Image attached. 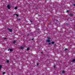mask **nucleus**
<instances>
[{
	"instance_id": "1",
	"label": "nucleus",
	"mask_w": 75,
	"mask_h": 75,
	"mask_svg": "<svg viewBox=\"0 0 75 75\" xmlns=\"http://www.w3.org/2000/svg\"><path fill=\"white\" fill-rule=\"evenodd\" d=\"M7 7H8V9H10V5H8L7 6Z\"/></svg>"
},
{
	"instance_id": "2",
	"label": "nucleus",
	"mask_w": 75,
	"mask_h": 75,
	"mask_svg": "<svg viewBox=\"0 0 75 75\" xmlns=\"http://www.w3.org/2000/svg\"><path fill=\"white\" fill-rule=\"evenodd\" d=\"M9 31L10 32H12V29H8Z\"/></svg>"
},
{
	"instance_id": "3",
	"label": "nucleus",
	"mask_w": 75,
	"mask_h": 75,
	"mask_svg": "<svg viewBox=\"0 0 75 75\" xmlns=\"http://www.w3.org/2000/svg\"><path fill=\"white\" fill-rule=\"evenodd\" d=\"M69 16H74V15L72 13H70L69 14Z\"/></svg>"
},
{
	"instance_id": "4",
	"label": "nucleus",
	"mask_w": 75,
	"mask_h": 75,
	"mask_svg": "<svg viewBox=\"0 0 75 75\" xmlns=\"http://www.w3.org/2000/svg\"><path fill=\"white\" fill-rule=\"evenodd\" d=\"M1 68H2V65H0V71L1 69Z\"/></svg>"
},
{
	"instance_id": "5",
	"label": "nucleus",
	"mask_w": 75,
	"mask_h": 75,
	"mask_svg": "<svg viewBox=\"0 0 75 75\" xmlns=\"http://www.w3.org/2000/svg\"><path fill=\"white\" fill-rule=\"evenodd\" d=\"M13 42V44H15L16 42V40H14Z\"/></svg>"
},
{
	"instance_id": "6",
	"label": "nucleus",
	"mask_w": 75,
	"mask_h": 75,
	"mask_svg": "<svg viewBox=\"0 0 75 75\" xmlns=\"http://www.w3.org/2000/svg\"><path fill=\"white\" fill-rule=\"evenodd\" d=\"M72 62H73V63H74V62H75V59H74L72 61Z\"/></svg>"
},
{
	"instance_id": "7",
	"label": "nucleus",
	"mask_w": 75,
	"mask_h": 75,
	"mask_svg": "<svg viewBox=\"0 0 75 75\" xmlns=\"http://www.w3.org/2000/svg\"><path fill=\"white\" fill-rule=\"evenodd\" d=\"M47 42H51V41L49 40H47Z\"/></svg>"
},
{
	"instance_id": "8",
	"label": "nucleus",
	"mask_w": 75,
	"mask_h": 75,
	"mask_svg": "<svg viewBox=\"0 0 75 75\" xmlns=\"http://www.w3.org/2000/svg\"><path fill=\"white\" fill-rule=\"evenodd\" d=\"M10 51H11V52H12L13 51V50L11 49H10Z\"/></svg>"
},
{
	"instance_id": "9",
	"label": "nucleus",
	"mask_w": 75,
	"mask_h": 75,
	"mask_svg": "<svg viewBox=\"0 0 75 75\" xmlns=\"http://www.w3.org/2000/svg\"><path fill=\"white\" fill-rule=\"evenodd\" d=\"M55 43V42L54 41H52V44H54Z\"/></svg>"
},
{
	"instance_id": "10",
	"label": "nucleus",
	"mask_w": 75,
	"mask_h": 75,
	"mask_svg": "<svg viewBox=\"0 0 75 75\" xmlns=\"http://www.w3.org/2000/svg\"><path fill=\"white\" fill-rule=\"evenodd\" d=\"M29 50H30V48L28 47L27 48V51H29Z\"/></svg>"
},
{
	"instance_id": "11",
	"label": "nucleus",
	"mask_w": 75,
	"mask_h": 75,
	"mask_svg": "<svg viewBox=\"0 0 75 75\" xmlns=\"http://www.w3.org/2000/svg\"><path fill=\"white\" fill-rule=\"evenodd\" d=\"M65 71L64 70L63 71H62V73L63 74H64L65 73Z\"/></svg>"
},
{
	"instance_id": "12",
	"label": "nucleus",
	"mask_w": 75,
	"mask_h": 75,
	"mask_svg": "<svg viewBox=\"0 0 75 75\" xmlns=\"http://www.w3.org/2000/svg\"><path fill=\"white\" fill-rule=\"evenodd\" d=\"M14 15H16V16L17 17H18V15L16 14H14Z\"/></svg>"
},
{
	"instance_id": "13",
	"label": "nucleus",
	"mask_w": 75,
	"mask_h": 75,
	"mask_svg": "<svg viewBox=\"0 0 75 75\" xmlns=\"http://www.w3.org/2000/svg\"><path fill=\"white\" fill-rule=\"evenodd\" d=\"M6 62H7V63H8L9 62H10V61H9V60H7Z\"/></svg>"
},
{
	"instance_id": "14",
	"label": "nucleus",
	"mask_w": 75,
	"mask_h": 75,
	"mask_svg": "<svg viewBox=\"0 0 75 75\" xmlns=\"http://www.w3.org/2000/svg\"><path fill=\"white\" fill-rule=\"evenodd\" d=\"M15 10H17V7H15Z\"/></svg>"
},
{
	"instance_id": "15",
	"label": "nucleus",
	"mask_w": 75,
	"mask_h": 75,
	"mask_svg": "<svg viewBox=\"0 0 75 75\" xmlns=\"http://www.w3.org/2000/svg\"><path fill=\"white\" fill-rule=\"evenodd\" d=\"M47 39H48V40H50V39H51V38H50L49 37H47Z\"/></svg>"
},
{
	"instance_id": "16",
	"label": "nucleus",
	"mask_w": 75,
	"mask_h": 75,
	"mask_svg": "<svg viewBox=\"0 0 75 75\" xmlns=\"http://www.w3.org/2000/svg\"><path fill=\"white\" fill-rule=\"evenodd\" d=\"M6 74V72H3V74L4 75V74Z\"/></svg>"
},
{
	"instance_id": "17",
	"label": "nucleus",
	"mask_w": 75,
	"mask_h": 75,
	"mask_svg": "<svg viewBox=\"0 0 75 75\" xmlns=\"http://www.w3.org/2000/svg\"><path fill=\"white\" fill-rule=\"evenodd\" d=\"M20 49H23V47H21Z\"/></svg>"
},
{
	"instance_id": "18",
	"label": "nucleus",
	"mask_w": 75,
	"mask_h": 75,
	"mask_svg": "<svg viewBox=\"0 0 75 75\" xmlns=\"http://www.w3.org/2000/svg\"><path fill=\"white\" fill-rule=\"evenodd\" d=\"M67 50H68V49H67V48H65V51H67Z\"/></svg>"
},
{
	"instance_id": "19",
	"label": "nucleus",
	"mask_w": 75,
	"mask_h": 75,
	"mask_svg": "<svg viewBox=\"0 0 75 75\" xmlns=\"http://www.w3.org/2000/svg\"><path fill=\"white\" fill-rule=\"evenodd\" d=\"M55 67H56V66H55V65H54V68H55Z\"/></svg>"
},
{
	"instance_id": "20",
	"label": "nucleus",
	"mask_w": 75,
	"mask_h": 75,
	"mask_svg": "<svg viewBox=\"0 0 75 75\" xmlns=\"http://www.w3.org/2000/svg\"><path fill=\"white\" fill-rule=\"evenodd\" d=\"M49 45H51V43H49Z\"/></svg>"
},
{
	"instance_id": "21",
	"label": "nucleus",
	"mask_w": 75,
	"mask_h": 75,
	"mask_svg": "<svg viewBox=\"0 0 75 75\" xmlns=\"http://www.w3.org/2000/svg\"><path fill=\"white\" fill-rule=\"evenodd\" d=\"M37 30L38 31H39V30H40V29H37Z\"/></svg>"
},
{
	"instance_id": "22",
	"label": "nucleus",
	"mask_w": 75,
	"mask_h": 75,
	"mask_svg": "<svg viewBox=\"0 0 75 75\" xmlns=\"http://www.w3.org/2000/svg\"><path fill=\"white\" fill-rule=\"evenodd\" d=\"M4 38V39H5V40H6V39H7V38Z\"/></svg>"
},
{
	"instance_id": "23",
	"label": "nucleus",
	"mask_w": 75,
	"mask_h": 75,
	"mask_svg": "<svg viewBox=\"0 0 75 75\" xmlns=\"http://www.w3.org/2000/svg\"><path fill=\"white\" fill-rule=\"evenodd\" d=\"M69 11H67V13H68V12H69Z\"/></svg>"
},
{
	"instance_id": "24",
	"label": "nucleus",
	"mask_w": 75,
	"mask_h": 75,
	"mask_svg": "<svg viewBox=\"0 0 75 75\" xmlns=\"http://www.w3.org/2000/svg\"><path fill=\"white\" fill-rule=\"evenodd\" d=\"M30 22H31V23H32V22H33V21H31V20H30Z\"/></svg>"
},
{
	"instance_id": "25",
	"label": "nucleus",
	"mask_w": 75,
	"mask_h": 75,
	"mask_svg": "<svg viewBox=\"0 0 75 75\" xmlns=\"http://www.w3.org/2000/svg\"><path fill=\"white\" fill-rule=\"evenodd\" d=\"M32 41H33L34 40V38H33L32 39Z\"/></svg>"
},
{
	"instance_id": "26",
	"label": "nucleus",
	"mask_w": 75,
	"mask_h": 75,
	"mask_svg": "<svg viewBox=\"0 0 75 75\" xmlns=\"http://www.w3.org/2000/svg\"><path fill=\"white\" fill-rule=\"evenodd\" d=\"M39 65V64L37 63V65Z\"/></svg>"
},
{
	"instance_id": "27",
	"label": "nucleus",
	"mask_w": 75,
	"mask_h": 75,
	"mask_svg": "<svg viewBox=\"0 0 75 75\" xmlns=\"http://www.w3.org/2000/svg\"><path fill=\"white\" fill-rule=\"evenodd\" d=\"M18 20H20V19H18Z\"/></svg>"
},
{
	"instance_id": "28",
	"label": "nucleus",
	"mask_w": 75,
	"mask_h": 75,
	"mask_svg": "<svg viewBox=\"0 0 75 75\" xmlns=\"http://www.w3.org/2000/svg\"><path fill=\"white\" fill-rule=\"evenodd\" d=\"M9 50H10V49H8V51H9Z\"/></svg>"
},
{
	"instance_id": "29",
	"label": "nucleus",
	"mask_w": 75,
	"mask_h": 75,
	"mask_svg": "<svg viewBox=\"0 0 75 75\" xmlns=\"http://www.w3.org/2000/svg\"><path fill=\"white\" fill-rule=\"evenodd\" d=\"M41 54H43V52H41Z\"/></svg>"
},
{
	"instance_id": "30",
	"label": "nucleus",
	"mask_w": 75,
	"mask_h": 75,
	"mask_svg": "<svg viewBox=\"0 0 75 75\" xmlns=\"http://www.w3.org/2000/svg\"><path fill=\"white\" fill-rule=\"evenodd\" d=\"M74 6H75V4H74Z\"/></svg>"
},
{
	"instance_id": "31",
	"label": "nucleus",
	"mask_w": 75,
	"mask_h": 75,
	"mask_svg": "<svg viewBox=\"0 0 75 75\" xmlns=\"http://www.w3.org/2000/svg\"><path fill=\"white\" fill-rule=\"evenodd\" d=\"M30 35H31V34H32V33H30Z\"/></svg>"
},
{
	"instance_id": "32",
	"label": "nucleus",
	"mask_w": 75,
	"mask_h": 75,
	"mask_svg": "<svg viewBox=\"0 0 75 75\" xmlns=\"http://www.w3.org/2000/svg\"><path fill=\"white\" fill-rule=\"evenodd\" d=\"M74 27H75V25H74Z\"/></svg>"
}]
</instances>
